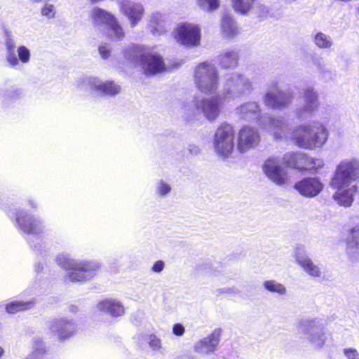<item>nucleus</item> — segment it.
I'll return each instance as SVG.
<instances>
[{"label":"nucleus","mask_w":359,"mask_h":359,"mask_svg":"<svg viewBox=\"0 0 359 359\" xmlns=\"http://www.w3.org/2000/svg\"><path fill=\"white\" fill-rule=\"evenodd\" d=\"M260 124L266 127L276 139L283 137H290L299 147L312 149L323 146L327 141L328 131L325 126L320 122H313L312 124H301L291 133L289 132L288 125L282 118H270L266 126L264 119Z\"/></svg>","instance_id":"1"},{"label":"nucleus","mask_w":359,"mask_h":359,"mask_svg":"<svg viewBox=\"0 0 359 359\" xmlns=\"http://www.w3.org/2000/svg\"><path fill=\"white\" fill-rule=\"evenodd\" d=\"M359 180V158H346L336 165L330 179V186L337 191L332 195L333 200L340 206L350 207L358 188L352 183Z\"/></svg>","instance_id":"2"},{"label":"nucleus","mask_w":359,"mask_h":359,"mask_svg":"<svg viewBox=\"0 0 359 359\" xmlns=\"http://www.w3.org/2000/svg\"><path fill=\"white\" fill-rule=\"evenodd\" d=\"M23 205V208L10 210L8 217L14 219L15 226L20 233L33 236L36 238H41L46 230L43 222L29 212V210L38 208L37 201L34 198H29L25 201Z\"/></svg>","instance_id":"3"},{"label":"nucleus","mask_w":359,"mask_h":359,"mask_svg":"<svg viewBox=\"0 0 359 359\" xmlns=\"http://www.w3.org/2000/svg\"><path fill=\"white\" fill-rule=\"evenodd\" d=\"M55 262L67 271V277L72 282H83L93 279L100 267L96 261L76 260L65 252L58 253Z\"/></svg>","instance_id":"4"},{"label":"nucleus","mask_w":359,"mask_h":359,"mask_svg":"<svg viewBox=\"0 0 359 359\" xmlns=\"http://www.w3.org/2000/svg\"><path fill=\"white\" fill-rule=\"evenodd\" d=\"M123 55L128 61L140 64L147 75H154L165 69L162 56L157 53H144L142 46L128 45L125 49Z\"/></svg>","instance_id":"5"},{"label":"nucleus","mask_w":359,"mask_h":359,"mask_svg":"<svg viewBox=\"0 0 359 359\" xmlns=\"http://www.w3.org/2000/svg\"><path fill=\"white\" fill-rule=\"evenodd\" d=\"M90 18L95 27L107 30L110 39L118 41L124 37L125 34L122 27L115 17L108 11L99 7H94L90 11Z\"/></svg>","instance_id":"6"},{"label":"nucleus","mask_w":359,"mask_h":359,"mask_svg":"<svg viewBox=\"0 0 359 359\" xmlns=\"http://www.w3.org/2000/svg\"><path fill=\"white\" fill-rule=\"evenodd\" d=\"M217 69L209 62L200 63L195 69L194 81L198 89L205 93H215L219 86Z\"/></svg>","instance_id":"7"},{"label":"nucleus","mask_w":359,"mask_h":359,"mask_svg":"<svg viewBox=\"0 0 359 359\" xmlns=\"http://www.w3.org/2000/svg\"><path fill=\"white\" fill-rule=\"evenodd\" d=\"M299 329L307 342L315 348H321L328 334L318 319H306L299 322Z\"/></svg>","instance_id":"8"},{"label":"nucleus","mask_w":359,"mask_h":359,"mask_svg":"<svg viewBox=\"0 0 359 359\" xmlns=\"http://www.w3.org/2000/svg\"><path fill=\"white\" fill-rule=\"evenodd\" d=\"M235 132L231 125L222 123L215 130L213 137V148L215 153L223 158L230 156L234 149Z\"/></svg>","instance_id":"9"},{"label":"nucleus","mask_w":359,"mask_h":359,"mask_svg":"<svg viewBox=\"0 0 359 359\" xmlns=\"http://www.w3.org/2000/svg\"><path fill=\"white\" fill-rule=\"evenodd\" d=\"M252 90L249 79L238 73L226 74L223 86V94L226 98L235 99Z\"/></svg>","instance_id":"10"},{"label":"nucleus","mask_w":359,"mask_h":359,"mask_svg":"<svg viewBox=\"0 0 359 359\" xmlns=\"http://www.w3.org/2000/svg\"><path fill=\"white\" fill-rule=\"evenodd\" d=\"M196 110L201 113L209 121H213L219 116L223 107L224 102L221 95H217L210 97H201L195 101Z\"/></svg>","instance_id":"11"},{"label":"nucleus","mask_w":359,"mask_h":359,"mask_svg":"<svg viewBox=\"0 0 359 359\" xmlns=\"http://www.w3.org/2000/svg\"><path fill=\"white\" fill-rule=\"evenodd\" d=\"M304 104L295 110L298 119L306 120L310 118L319 106L318 95L312 87H307L304 90Z\"/></svg>","instance_id":"12"},{"label":"nucleus","mask_w":359,"mask_h":359,"mask_svg":"<svg viewBox=\"0 0 359 359\" xmlns=\"http://www.w3.org/2000/svg\"><path fill=\"white\" fill-rule=\"evenodd\" d=\"M293 99L290 90L269 89L263 97L264 104L272 109H282L287 107Z\"/></svg>","instance_id":"13"},{"label":"nucleus","mask_w":359,"mask_h":359,"mask_svg":"<svg viewBox=\"0 0 359 359\" xmlns=\"http://www.w3.org/2000/svg\"><path fill=\"white\" fill-rule=\"evenodd\" d=\"M176 39L182 45L196 46L201 39V29L194 24L182 23L176 29Z\"/></svg>","instance_id":"14"},{"label":"nucleus","mask_w":359,"mask_h":359,"mask_svg":"<svg viewBox=\"0 0 359 359\" xmlns=\"http://www.w3.org/2000/svg\"><path fill=\"white\" fill-rule=\"evenodd\" d=\"M263 171L267 177L277 185L285 184L288 180L285 170L280 165L277 157L268 158L263 164Z\"/></svg>","instance_id":"15"},{"label":"nucleus","mask_w":359,"mask_h":359,"mask_svg":"<svg viewBox=\"0 0 359 359\" xmlns=\"http://www.w3.org/2000/svg\"><path fill=\"white\" fill-rule=\"evenodd\" d=\"M48 327L60 340L64 341L74 334L77 330V325L72 319L61 317L51 320Z\"/></svg>","instance_id":"16"},{"label":"nucleus","mask_w":359,"mask_h":359,"mask_svg":"<svg viewBox=\"0 0 359 359\" xmlns=\"http://www.w3.org/2000/svg\"><path fill=\"white\" fill-rule=\"evenodd\" d=\"M220 329H215L205 337L197 340L193 346L195 353L201 355H210L214 353L221 340Z\"/></svg>","instance_id":"17"},{"label":"nucleus","mask_w":359,"mask_h":359,"mask_svg":"<svg viewBox=\"0 0 359 359\" xmlns=\"http://www.w3.org/2000/svg\"><path fill=\"white\" fill-rule=\"evenodd\" d=\"M83 82L86 88L104 95L114 96L120 91V86L112 81H102L97 77H85Z\"/></svg>","instance_id":"18"},{"label":"nucleus","mask_w":359,"mask_h":359,"mask_svg":"<svg viewBox=\"0 0 359 359\" xmlns=\"http://www.w3.org/2000/svg\"><path fill=\"white\" fill-rule=\"evenodd\" d=\"M323 187V184L318 177H304L294 185V189L306 198H313L318 196Z\"/></svg>","instance_id":"19"},{"label":"nucleus","mask_w":359,"mask_h":359,"mask_svg":"<svg viewBox=\"0 0 359 359\" xmlns=\"http://www.w3.org/2000/svg\"><path fill=\"white\" fill-rule=\"evenodd\" d=\"M260 136L257 130L250 126H243L238 135V149L244 153L255 147L259 142Z\"/></svg>","instance_id":"20"},{"label":"nucleus","mask_w":359,"mask_h":359,"mask_svg":"<svg viewBox=\"0 0 359 359\" xmlns=\"http://www.w3.org/2000/svg\"><path fill=\"white\" fill-rule=\"evenodd\" d=\"M120 8L129 20L131 27H135L139 23L144 13L143 6L139 3L123 1Z\"/></svg>","instance_id":"21"},{"label":"nucleus","mask_w":359,"mask_h":359,"mask_svg":"<svg viewBox=\"0 0 359 359\" xmlns=\"http://www.w3.org/2000/svg\"><path fill=\"white\" fill-rule=\"evenodd\" d=\"M17 55L15 53H11L8 56V65L9 67L18 69L21 64H27L31 60V51L24 45H20L17 48Z\"/></svg>","instance_id":"22"},{"label":"nucleus","mask_w":359,"mask_h":359,"mask_svg":"<svg viewBox=\"0 0 359 359\" xmlns=\"http://www.w3.org/2000/svg\"><path fill=\"white\" fill-rule=\"evenodd\" d=\"M97 309L113 317L121 316L124 313V307L121 302L115 299H106L98 302Z\"/></svg>","instance_id":"23"},{"label":"nucleus","mask_w":359,"mask_h":359,"mask_svg":"<svg viewBox=\"0 0 359 359\" xmlns=\"http://www.w3.org/2000/svg\"><path fill=\"white\" fill-rule=\"evenodd\" d=\"M241 118L245 121L257 120L261 116V110L256 102H245L236 109Z\"/></svg>","instance_id":"24"},{"label":"nucleus","mask_w":359,"mask_h":359,"mask_svg":"<svg viewBox=\"0 0 359 359\" xmlns=\"http://www.w3.org/2000/svg\"><path fill=\"white\" fill-rule=\"evenodd\" d=\"M296 259L304 271L313 277H320L321 271L318 265L315 264L313 261L307 256L297 252Z\"/></svg>","instance_id":"25"},{"label":"nucleus","mask_w":359,"mask_h":359,"mask_svg":"<svg viewBox=\"0 0 359 359\" xmlns=\"http://www.w3.org/2000/svg\"><path fill=\"white\" fill-rule=\"evenodd\" d=\"M346 252L352 259L359 258V226L353 227L347 238Z\"/></svg>","instance_id":"26"},{"label":"nucleus","mask_w":359,"mask_h":359,"mask_svg":"<svg viewBox=\"0 0 359 359\" xmlns=\"http://www.w3.org/2000/svg\"><path fill=\"white\" fill-rule=\"evenodd\" d=\"M306 154L304 152H287L284 154L283 160L289 167L299 170H304Z\"/></svg>","instance_id":"27"},{"label":"nucleus","mask_w":359,"mask_h":359,"mask_svg":"<svg viewBox=\"0 0 359 359\" xmlns=\"http://www.w3.org/2000/svg\"><path fill=\"white\" fill-rule=\"evenodd\" d=\"M238 54L235 50L228 49L218 56V62L222 68L233 69L237 67Z\"/></svg>","instance_id":"28"},{"label":"nucleus","mask_w":359,"mask_h":359,"mask_svg":"<svg viewBox=\"0 0 359 359\" xmlns=\"http://www.w3.org/2000/svg\"><path fill=\"white\" fill-rule=\"evenodd\" d=\"M149 26L153 34H160L166 31V18L160 13H153L150 18Z\"/></svg>","instance_id":"29"},{"label":"nucleus","mask_w":359,"mask_h":359,"mask_svg":"<svg viewBox=\"0 0 359 359\" xmlns=\"http://www.w3.org/2000/svg\"><path fill=\"white\" fill-rule=\"evenodd\" d=\"M221 26L222 33L226 37L233 38L238 34L236 23L229 15H223Z\"/></svg>","instance_id":"30"},{"label":"nucleus","mask_w":359,"mask_h":359,"mask_svg":"<svg viewBox=\"0 0 359 359\" xmlns=\"http://www.w3.org/2000/svg\"><path fill=\"white\" fill-rule=\"evenodd\" d=\"M313 42L320 49H331L334 46L332 36L322 32L313 33Z\"/></svg>","instance_id":"31"},{"label":"nucleus","mask_w":359,"mask_h":359,"mask_svg":"<svg viewBox=\"0 0 359 359\" xmlns=\"http://www.w3.org/2000/svg\"><path fill=\"white\" fill-rule=\"evenodd\" d=\"M34 304V299L27 301L15 300L6 304V311L8 313H15L18 311L31 309Z\"/></svg>","instance_id":"32"},{"label":"nucleus","mask_w":359,"mask_h":359,"mask_svg":"<svg viewBox=\"0 0 359 359\" xmlns=\"http://www.w3.org/2000/svg\"><path fill=\"white\" fill-rule=\"evenodd\" d=\"M264 288L270 293L283 296L287 293L286 287L276 280H268L263 283Z\"/></svg>","instance_id":"33"},{"label":"nucleus","mask_w":359,"mask_h":359,"mask_svg":"<svg viewBox=\"0 0 359 359\" xmlns=\"http://www.w3.org/2000/svg\"><path fill=\"white\" fill-rule=\"evenodd\" d=\"M236 12L241 15L247 14L252 8L255 0H230Z\"/></svg>","instance_id":"34"},{"label":"nucleus","mask_w":359,"mask_h":359,"mask_svg":"<svg viewBox=\"0 0 359 359\" xmlns=\"http://www.w3.org/2000/svg\"><path fill=\"white\" fill-rule=\"evenodd\" d=\"M306 158L304 170H317L320 169L324 165V161L322 158H316L308 156L306 154Z\"/></svg>","instance_id":"35"},{"label":"nucleus","mask_w":359,"mask_h":359,"mask_svg":"<svg viewBox=\"0 0 359 359\" xmlns=\"http://www.w3.org/2000/svg\"><path fill=\"white\" fill-rule=\"evenodd\" d=\"M172 190L171 185L164 180H159L156 184V194L161 198H165Z\"/></svg>","instance_id":"36"},{"label":"nucleus","mask_w":359,"mask_h":359,"mask_svg":"<svg viewBox=\"0 0 359 359\" xmlns=\"http://www.w3.org/2000/svg\"><path fill=\"white\" fill-rule=\"evenodd\" d=\"M5 34H6L5 46L6 48V62H8V56L11 53H15V41L11 32L6 31Z\"/></svg>","instance_id":"37"},{"label":"nucleus","mask_w":359,"mask_h":359,"mask_svg":"<svg viewBox=\"0 0 359 359\" xmlns=\"http://www.w3.org/2000/svg\"><path fill=\"white\" fill-rule=\"evenodd\" d=\"M200 8L205 11H212L219 6V0H197Z\"/></svg>","instance_id":"38"},{"label":"nucleus","mask_w":359,"mask_h":359,"mask_svg":"<svg viewBox=\"0 0 359 359\" xmlns=\"http://www.w3.org/2000/svg\"><path fill=\"white\" fill-rule=\"evenodd\" d=\"M56 13L55 6L51 4H45L41 9V14L47 19L54 18Z\"/></svg>","instance_id":"39"},{"label":"nucleus","mask_w":359,"mask_h":359,"mask_svg":"<svg viewBox=\"0 0 359 359\" xmlns=\"http://www.w3.org/2000/svg\"><path fill=\"white\" fill-rule=\"evenodd\" d=\"M147 342L154 351H159L162 348L161 340L155 334H150L148 337Z\"/></svg>","instance_id":"40"},{"label":"nucleus","mask_w":359,"mask_h":359,"mask_svg":"<svg viewBox=\"0 0 359 359\" xmlns=\"http://www.w3.org/2000/svg\"><path fill=\"white\" fill-rule=\"evenodd\" d=\"M311 60L312 63L316 67V69L320 73L323 74L328 72L326 65L325 64L322 57H318L316 55H314L312 56Z\"/></svg>","instance_id":"41"},{"label":"nucleus","mask_w":359,"mask_h":359,"mask_svg":"<svg viewBox=\"0 0 359 359\" xmlns=\"http://www.w3.org/2000/svg\"><path fill=\"white\" fill-rule=\"evenodd\" d=\"M214 263L211 261H204L197 264V270L200 271H203L205 273H214L213 270Z\"/></svg>","instance_id":"42"},{"label":"nucleus","mask_w":359,"mask_h":359,"mask_svg":"<svg viewBox=\"0 0 359 359\" xmlns=\"http://www.w3.org/2000/svg\"><path fill=\"white\" fill-rule=\"evenodd\" d=\"M343 353L346 359H359V353L354 348H344L343 349Z\"/></svg>","instance_id":"43"},{"label":"nucleus","mask_w":359,"mask_h":359,"mask_svg":"<svg viewBox=\"0 0 359 359\" xmlns=\"http://www.w3.org/2000/svg\"><path fill=\"white\" fill-rule=\"evenodd\" d=\"M98 51L102 58L106 60L111 54V47L109 44H102L98 47Z\"/></svg>","instance_id":"44"},{"label":"nucleus","mask_w":359,"mask_h":359,"mask_svg":"<svg viewBox=\"0 0 359 359\" xmlns=\"http://www.w3.org/2000/svg\"><path fill=\"white\" fill-rule=\"evenodd\" d=\"M172 333L176 337H182L185 333V327L182 323H175L172 327Z\"/></svg>","instance_id":"45"},{"label":"nucleus","mask_w":359,"mask_h":359,"mask_svg":"<svg viewBox=\"0 0 359 359\" xmlns=\"http://www.w3.org/2000/svg\"><path fill=\"white\" fill-rule=\"evenodd\" d=\"M165 267V264L162 260L155 262L151 267V271L155 273L161 272Z\"/></svg>","instance_id":"46"},{"label":"nucleus","mask_w":359,"mask_h":359,"mask_svg":"<svg viewBox=\"0 0 359 359\" xmlns=\"http://www.w3.org/2000/svg\"><path fill=\"white\" fill-rule=\"evenodd\" d=\"M257 13L262 18L267 17V14L269 13V8L262 4H259L257 7Z\"/></svg>","instance_id":"47"},{"label":"nucleus","mask_w":359,"mask_h":359,"mask_svg":"<svg viewBox=\"0 0 359 359\" xmlns=\"http://www.w3.org/2000/svg\"><path fill=\"white\" fill-rule=\"evenodd\" d=\"M188 149L189 153L192 155H197L200 152V148L195 144H189Z\"/></svg>","instance_id":"48"},{"label":"nucleus","mask_w":359,"mask_h":359,"mask_svg":"<svg viewBox=\"0 0 359 359\" xmlns=\"http://www.w3.org/2000/svg\"><path fill=\"white\" fill-rule=\"evenodd\" d=\"M30 246L35 251H36L39 253H42V245L41 243H38V244L30 243Z\"/></svg>","instance_id":"49"},{"label":"nucleus","mask_w":359,"mask_h":359,"mask_svg":"<svg viewBox=\"0 0 359 359\" xmlns=\"http://www.w3.org/2000/svg\"><path fill=\"white\" fill-rule=\"evenodd\" d=\"M176 359H196V356L191 353H186L178 356Z\"/></svg>","instance_id":"50"},{"label":"nucleus","mask_w":359,"mask_h":359,"mask_svg":"<svg viewBox=\"0 0 359 359\" xmlns=\"http://www.w3.org/2000/svg\"><path fill=\"white\" fill-rule=\"evenodd\" d=\"M34 268H35V271L39 273L40 271H41L43 269V265H41V264L39 263H36L34 266Z\"/></svg>","instance_id":"51"},{"label":"nucleus","mask_w":359,"mask_h":359,"mask_svg":"<svg viewBox=\"0 0 359 359\" xmlns=\"http://www.w3.org/2000/svg\"><path fill=\"white\" fill-rule=\"evenodd\" d=\"M283 3L287 5H290L292 3L295 2L297 0H280Z\"/></svg>","instance_id":"52"},{"label":"nucleus","mask_w":359,"mask_h":359,"mask_svg":"<svg viewBox=\"0 0 359 359\" xmlns=\"http://www.w3.org/2000/svg\"><path fill=\"white\" fill-rule=\"evenodd\" d=\"M228 291L229 292H231V293H234V294H238L239 293V290L235 287H232V288H229L228 289Z\"/></svg>","instance_id":"53"},{"label":"nucleus","mask_w":359,"mask_h":359,"mask_svg":"<svg viewBox=\"0 0 359 359\" xmlns=\"http://www.w3.org/2000/svg\"><path fill=\"white\" fill-rule=\"evenodd\" d=\"M69 310L72 311V312H76L77 310H78V308L77 306H73L72 305L70 307H69Z\"/></svg>","instance_id":"54"},{"label":"nucleus","mask_w":359,"mask_h":359,"mask_svg":"<svg viewBox=\"0 0 359 359\" xmlns=\"http://www.w3.org/2000/svg\"><path fill=\"white\" fill-rule=\"evenodd\" d=\"M13 92L15 94V97H17L18 96H19L21 94V91L19 89H15V90H13Z\"/></svg>","instance_id":"55"},{"label":"nucleus","mask_w":359,"mask_h":359,"mask_svg":"<svg viewBox=\"0 0 359 359\" xmlns=\"http://www.w3.org/2000/svg\"><path fill=\"white\" fill-rule=\"evenodd\" d=\"M4 353V348L0 346V358L3 355Z\"/></svg>","instance_id":"56"}]
</instances>
